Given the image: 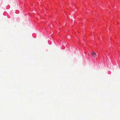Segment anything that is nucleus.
<instances>
[{
    "label": "nucleus",
    "mask_w": 120,
    "mask_h": 120,
    "mask_svg": "<svg viewBox=\"0 0 120 120\" xmlns=\"http://www.w3.org/2000/svg\"><path fill=\"white\" fill-rule=\"evenodd\" d=\"M92 57L93 58H96L97 57V55L94 52H93L91 54Z\"/></svg>",
    "instance_id": "f257e3e1"
}]
</instances>
